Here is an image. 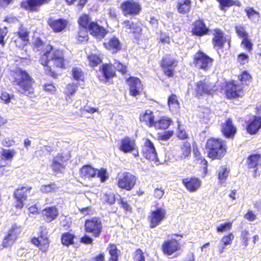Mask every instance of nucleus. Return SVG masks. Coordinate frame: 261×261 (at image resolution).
I'll use <instances>...</instances> for the list:
<instances>
[{
	"instance_id": "f257e3e1",
	"label": "nucleus",
	"mask_w": 261,
	"mask_h": 261,
	"mask_svg": "<svg viewBox=\"0 0 261 261\" xmlns=\"http://www.w3.org/2000/svg\"><path fill=\"white\" fill-rule=\"evenodd\" d=\"M40 61L44 66L47 74L51 71V63L61 68H66L68 64V62L64 59L63 50L54 48L50 45H46L44 50L41 52Z\"/></svg>"
},
{
	"instance_id": "f03ea898",
	"label": "nucleus",
	"mask_w": 261,
	"mask_h": 261,
	"mask_svg": "<svg viewBox=\"0 0 261 261\" xmlns=\"http://www.w3.org/2000/svg\"><path fill=\"white\" fill-rule=\"evenodd\" d=\"M206 149L209 158L212 160L220 159L226 152V145L221 139L210 138L206 143Z\"/></svg>"
},
{
	"instance_id": "7ed1b4c3",
	"label": "nucleus",
	"mask_w": 261,
	"mask_h": 261,
	"mask_svg": "<svg viewBox=\"0 0 261 261\" xmlns=\"http://www.w3.org/2000/svg\"><path fill=\"white\" fill-rule=\"evenodd\" d=\"M15 83L18 87V90L24 94H30L33 92V82L31 77L25 71L20 68L16 69L15 75Z\"/></svg>"
},
{
	"instance_id": "20e7f679",
	"label": "nucleus",
	"mask_w": 261,
	"mask_h": 261,
	"mask_svg": "<svg viewBox=\"0 0 261 261\" xmlns=\"http://www.w3.org/2000/svg\"><path fill=\"white\" fill-rule=\"evenodd\" d=\"M136 180V177L134 175L127 172H123L118 174L117 185L120 189L130 191L135 185Z\"/></svg>"
},
{
	"instance_id": "39448f33",
	"label": "nucleus",
	"mask_w": 261,
	"mask_h": 261,
	"mask_svg": "<svg viewBox=\"0 0 261 261\" xmlns=\"http://www.w3.org/2000/svg\"><path fill=\"white\" fill-rule=\"evenodd\" d=\"M181 238L182 236L173 234L170 239L165 241L162 246L163 252L167 255H170L179 250L180 245L179 240Z\"/></svg>"
},
{
	"instance_id": "423d86ee",
	"label": "nucleus",
	"mask_w": 261,
	"mask_h": 261,
	"mask_svg": "<svg viewBox=\"0 0 261 261\" xmlns=\"http://www.w3.org/2000/svg\"><path fill=\"white\" fill-rule=\"evenodd\" d=\"M166 218V211L164 208L158 207L151 210L148 216L149 226L154 228L159 225Z\"/></svg>"
},
{
	"instance_id": "0eeeda50",
	"label": "nucleus",
	"mask_w": 261,
	"mask_h": 261,
	"mask_svg": "<svg viewBox=\"0 0 261 261\" xmlns=\"http://www.w3.org/2000/svg\"><path fill=\"white\" fill-rule=\"evenodd\" d=\"M213 62L212 58L201 51L197 52L194 56V63L195 66L205 71L211 67Z\"/></svg>"
},
{
	"instance_id": "6e6552de",
	"label": "nucleus",
	"mask_w": 261,
	"mask_h": 261,
	"mask_svg": "<svg viewBox=\"0 0 261 261\" xmlns=\"http://www.w3.org/2000/svg\"><path fill=\"white\" fill-rule=\"evenodd\" d=\"M22 231L21 226L16 224H13L9 230L7 234L5 237L3 245L5 247L11 246L17 240L18 236Z\"/></svg>"
},
{
	"instance_id": "1a4fd4ad",
	"label": "nucleus",
	"mask_w": 261,
	"mask_h": 261,
	"mask_svg": "<svg viewBox=\"0 0 261 261\" xmlns=\"http://www.w3.org/2000/svg\"><path fill=\"white\" fill-rule=\"evenodd\" d=\"M122 13L125 16L138 15L141 10L140 5L134 1H126L120 5Z\"/></svg>"
},
{
	"instance_id": "9d476101",
	"label": "nucleus",
	"mask_w": 261,
	"mask_h": 261,
	"mask_svg": "<svg viewBox=\"0 0 261 261\" xmlns=\"http://www.w3.org/2000/svg\"><path fill=\"white\" fill-rule=\"evenodd\" d=\"M31 189L30 187H21L15 191L14 195L15 199V206L16 208L23 207V202L27 200L28 193L31 191Z\"/></svg>"
},
{
	"instance_id": "9b49d317",
	"label": "nucleus",
	"mask_w": 261,
	"mask_h": 261,
	"mask_svg": "<svg viewBox=\"0 0 261 261\" xmlns=\"http://www.w3.org/2000/svg\"><path fill=\"white\" fill-rule=\"evenodd\" d=\"M85 229L95 237H98L102 229V224L98 218H93L86 221Z\"/></svg>"
},
{
	"instance_id": "f8f14e48",
	"label": "nucleus",
	"mask_w": 261,
	"mask_h": 261,
	"mask_svg": "<svg viewBox=\"0 0 261 261\" xmlns=\"http://www.w3.org/2000/svg\"><path fill=\"white\" fill-rule=\"evenodd\" d=\"M216 90V87L213 84L205 81L197 82L195 88L196 96L198 97L203 94L212 95Z\"/></svg>"
},
{
	"instance_id": "ddd939ff",
	"label": "nucleus",
	"mask_w": 261,
	"mask_h": 261,
	"mask_svg": "<svg viewBox=\"0 0 261 261\" xmlns=\"http://www.w3.org/2000/svg\"><path fill=\"white\" fill-rule=\"evenodd\" d=\"M226 94L228 98H236L243 95L244 92L242 87L235 84L233 82L227 84Z\"/></svg>"
},
{
	"instance_id": "4468645a",
	"label": "nucleus",
	"mask_w": 261,
	"mask_h": 261,
	"mask_svg": "<svg viewBox=\"0 0 261 261\" xmlns=\"http://www.w3.org/2000/svg\"><path fill=\"white\" fill-rule=\"evenodd\" d=\"M127 83L129 86V92L131 95L137 96L140 94L142 90V85L138 78L130 77L127 80Z\"/></svg>"
},
{
	"instance_id": "2eb2a0df",
	"label": "nucleus",
	"mask_w": 261,
	"mask_h": 261,
	"mask_svg": "<svg viewBox=\"0 0 261 261\" xmlns=\"http://www.w3.org/2000/svg\"><path fill=\"white\" fill-rule=\"evenodd\" d=\"M119 148L124 153L131 152L136 150L137 145L135 140L128 137H125L121 140Z\"/></svg>"
},
{
	"instance_id": "dca6fc26",
	"label": "nucleus",
	"mask_w": 261,
	"mask_h": 261,
	"mask_svg": "<svg viewBox=\"0 0 261 261\" xmlns=\"http://www.w3.org/2000/svg\"><path fill=\"white\" fill-rule=\"evenodd\" d=\"M32 242L43 252L46 251L48 247V237L46 233L43 231H41L38 237L34 238Z\"/></svg>"
},
{
	"instance_id": "f3484780",
	"label": "nucleus",
	"mask_w": 261,
	"mask_h": 261,
	"mask_svg": "<svg viewBox=\"0 0 261 261\" xmlns=\"http://www.w3.org/2000/svg\"><path fill=\"white\" fill-rule=\"evenodd\" d=\"M182 184L191 192L198 190L201 186V181L196 177L187 178L182 179Z\"/></svg>"
},
{
	"instance_id": "a211bd4d",
	"label": "nucleus",
	"mask_w": 261,
	"mask_h": 261,
	"mask_svg": "<svg viewBox=\"0 0 261 261\" xmlns=\"http://www.w3.org/2000/svg\"><path fill=\"white\" fill-rule=\"evenodd\" d=\"M88 30L92 35L99 40L103 38L107 33L104 28L94 22H90Z\"/></svg>"
},
{
	"instance_id": "6ab92c4d",
	"label": "nucleus",
	"mask_w": 261,
	"mask_h": 261,
	"mask_svg": "<svg viewBox=\"0 0 261 261\" xmlns=\"http://www.w3.org/2000/svg\"><path fill=\"white\" fill-rule=\"evenodd\" d=\"M144 156L149 160L155 161L157 157L152 143L148 139H146L143 149Z\"/></svg>"
},
{
	"instance_id": "aec40b11",
	"label": "nucleus",
	"mask_w": 261,
	"mask_h": 261,
	"mask_svg": "<svg viewBox=\"0 0 261 261\" xmlns=\"http://www.w3.org/2000/svg\"><path fill=\"white\" fill-rule=\"evenodd\" d=\"M102 75L99 76V80L101 81H108L109 79L113 77L115 75V71L111 64H103L100 69Z\"/></svg>"
},
{
	"instance_id": "412c9836",
	"label": "nucleus",
	"mask_w": 261,
	"mask_h": 261,
	"mask_svg": "<svg viewBox=\"0 0 261 261\" xmlns=\"http://www.w3.org/2000/svg\"><path fill=\"white\" fill-rule=\"evenodd\" d=\"M50 0H25L21 3V7L32 11L37 10V7L48 3Z\"/></svg>"
},
{
	"instance_id": "4be33fe9",
	"label": "nucleus",
	"mask_w": 261,
	"mask_h": 261,
	"mask_svg": "<svg viewBox=\"0 0 261 261\" xmlns=\"http://www.w3.org/2000/svg\"><path fill=\"white\" fill-rule=\"evenodd\" d=\"M212 42L215 47L221 48L225 42L223 32L218 29L213 31Z\"/></svg>"
},
{
	"instance_id": "5701e85b",
	"label": "nucleus",
	"mask_w": 261,
	"mask_h": 261,
	"mask_svg": "<svg viewBox=\"0 0 261 261\" xmlns=\"http://www.w3.org/2000/svg\"><path fill=\"white\" fill-rule=\"evenodd\" d=\"M221 129L223 135L227 138L233 137L236 131V127L230 119H228L222 124Z\"/></svg>"
},
{
	"instance_id": "b1692460",
	"label": "nucleus",
	"mask_w": 261,
	"mask_h": 261,
	"mask_svg": "<svg viewBox=\"0 0 261 261\" xmlns=\"http://www.w3.org/2000/svg\"><path fill=\"white\" fill-rule=\"evenodd\" d=\"M193 25L194 27L192 32L194 34L197 36H204L206 35L208 31V29L206 28L204 22L201 20L195 21Z\"/></svg>"
},
{
	"instance_id": "393cba45",
	"label": "nucleus",
	"mask_w": 261,
	"mask_h": 261,
	"mask_svg": "<svg viewBox=\"0 0 261 261\" xmlns=\"http://www.w3.org/2000/svg\"><path fill=\"white\" fill-rule=\"evenodd\" d=\"M175 61L169 58L166 57L163 60L162 66L165 74L169 77L173 75V67Z\"/></svg>"
},
{
	"instance_id": "a878e982",
	"label": "nucleus",
	"mask_w": 261,
	"mask_h": 261,
	"mask_svg": "<svg viewBox=\"0 0 261 261\" xmlns=\"http://www.w3.org/2000/svg\"><path fill=\"white\" fill-rule=\"evenodd\" d=\"M154 117L152 112L150 110H146L145 112L140 115V120L144 122L146 125L152 127L154 124Z\"/></svg>"
},
{
	"instance_id": "bb28decb",
	"label": "nucleus",
	"mask_w": 261,
	"mask_h": 261,
	"mask_svg": "<svg viewBox=\"0 0 261 261\" xmlns=\"http://www.w3.org/2000/svg\"><path fill=\"white\" fill-rule=\"evenodd\" d=\"M48 24L56 32H59L63 30L66 27L67 22L64 19L57 20L49 19Z\"/></svg>"
},
{
	"instance_id": "cd10ccee",
	"label": "nucleus",
	"mask_w": 261,
	"mask_h": 261,
	"mask_svg": "<svg viewBox=\"0 0 261 261\" xmlns=\"http://www.w3.org/2000/svg\"><path fill=\"white\" fill-rule=\"evenodd\" d=\"M191 153V144L188 141H184L180 146L178 156L180 159L188 158Z\"/></svg>"
},
{
	"instance_id": "c85d7f7f",
	"label": "nucleus",
	"mask_w": 261,
	"mask_h": 261,
	"mask_svg": "<svg viewBox=\"0 0 261 261\" xmlns=\"http://www.w3.org/2000/svg\"><path fill=\"white\" fill-rule=\"evenodd\" d=\"M97 173V169L91 166H84L80 170V175L85 178H90L95 177Z\"/></svg>"
},
{
	"instance_id": "c756f323",
	"label": "nucleus",
	"mask_w": 261,
	"mask_h": 261,
	"mask_svg": "<svg viewBox=\"0 0 261 261\" xmlns=\"http://www.w3.org/2000/svg\"><path fill=\"white\" fill-rule=\"evenodd\" d=\"M261 126V117H254L252 121L248 125L247 131L251 134L256 133Z\"/></svg>"
},
{
	"instance_id": "7c9ffc66",
	"label": "nucleus",
	"mask_w": 261,
	"mask_h": 261,
	"mask_svg": "<svg viewBox=\"0 0 261 261\" xmlns=\"http://www.w3.org/2000/svg\"><path fill=\"white\" fill-rule=\"evenodd\" d=\"M63 158L62 154H58L53 159L51 168L55 171H62L64 168Z\"/></svg>"
},
{
	"instance_id": "2f4dec72",
	"label": "nucleus",
	"mask_w": 261,
	"mask_h": 261,
	"mask_svg": "<svg viewBox=\"0 0 261 261\" xmlns=\"http://www.w3.org/2000/svg\"><path fill=\"white\" fill-rule=\"evenodd\" d=\"M106 48L115 53L120 49L119 41L116 37H113L107 42L104 43Z\"/></svg>"
},
{
	"instance_id": "473e14b6",
	"label": "nucleus",
	"mask_w": 261,
	"mask_h": 261,
	"mask_svg": "<svg viewBox=\"0 0 261 261\" xmlns=\"http://www.w3.org/2000/svg\"><path fill=\"white\" fill-rule=\"evenodd\" d=\"M191 0H179L177 5V10L181 14L188 13L191 9Z\"/></svg>"
},
{
	"instance_id": "72a5a7b5",
	"label": "nucleus",
	"mask_w": 261,
	"mask_h": 261,
	"mask_svg": "<svg viewBox=\"0 0 261 261\" xmlns=\"http://www.w3.org/2000/svg\"><path fill=\"white\" fill-rule=\"evenodd\" d=\"M43 215L45 216L47 222H51L58 215V212L55 207H49L46 208L43 211Z\"/></svg>"
},
{
	"instance_id": "f704fd0d",
	"label": "nucleus",
	"mask_w": 261,
	"mask_h": 261,
	"mask_svg": "<svg viewBox=\"0 0 261 261\" xmlns=\"http://www.w3.org/2000/svg\"><path fill=\"white\" fill-rule=\"evenodd\" d=\"M172 120L166 117H161L158 121H155L153 126L158 129H165L170 125Z\"/></svg>"
},
{
	"instance_id": "c9c22d12",
	"label": "nucleus",
	"mask_w": 261,
	"mask_h": 261,
	"mask_svg": "<svg viewBox=\"0 0 261 261\" xmlns=\"http://www.w3.org/2000/svg\"><path fill=\"white\" fill-rule=\"evenodd\" d=\"M168 105L170 110L172 112H177L179 108V103L176 95L172 94L168 99Z\"/></svg>"
},
{
	"instance_id": "e433bc0d",
	"label": "nucleus",
	"mask_w": 261,
	"mask_h": 261,
	"mask_svg": "<svg viewBox=\"0 0 261 261\" xmlns=\"http://www.w3.org/2000/svg\"><path fill=\"white\" fill-rule=\"evenodd\" d=\"M248 164L250 168H255L261 165V157L258 154L250 155L248 159Z\"/></svg>"
},
{
	"instance_id": "4c0bfd02",
	"label": "nucleus",
	"mask_w": 261,
	"mask_h": 261,
	"mask_svg": "<svg viewBox=\"0 0 261 261\" xmlns=\"http://www.w3.org/2000/svg\"><path fill=\"white\" fill-rule=\"evenodd\" d=\"M58 189V186L55 183H50L41 185L40 188V190L42 193H49L56 192Z\"/></svg>"
},
{
	"instance_id": "58836bf2",
	"label": "nucleus",
	"mask_w": 261,
	"mask_h": 261,
	"mask_svg": "<svg viewBox=\"0 0 261 261\" xmlns=\"http://www.w3.org/2000/svg\"><path fill=\"white\" fill-rule=\"evenodd\" d=\"M229 171L225 167H222L218 171V178L220 184H224L228 176Z\"/></svg>"
},
{
	"instance_id": "ea45409f",
	"label": "nucleus",
	"mask_w": 261,
	"mask_h": 261,
	"mask_svg": "<svg viewBox=\"0 0 261 261\" xmlns=\"http://www.w3.org/2000/svg\"><path fill=\"white\" fill-rule=\"evenodd\" d=\"M248 17L253 21H258L259 18V14L258 12L256 11L252 8L247 7L245 9Z\"/></svg>"
},
{
	"instance_id": "a19ab883",
	"label": "nucleus",
	"mask_w": 261,
	"mask_h": 261,
	"mask_svg": "<svg viewBox=\"0 0 261 261\" xmlns=\"http://www.w3.org/2000/svg\"><path fill=\"white\" fill-rule=\"evenodd\" d=\"M2 159L11 161L13 158L16 154V152L14 149H2L0 151Z\"/></svg>"
},
{
	"instance_id": "79ce46f5",
	"label": "nucleus",
	"mask_w": 261,
	"mask_h": 261,
	"mask_svg": "<svg viewBox=\"0 0 261 261\" xmlns=\"http://www.w3.org/2000/svg\"><path fill=\"white\" fill-rule=\"evenodd\" d=\"M74 238L73 234L68 232L64 233L61 237L62 243L65 246H69L73 243Z\"/></svg>"
},
{
	"instance_id": "37998d69",
	"label": "nucleus",
	"mask_w": 261,
	"mask_h": 261,
	"mask_svg": "<svg viewBox=\"0 0 261 261\" xmlns=\"http://www.w3.org/2000/svg\"><path fill=\"white\" fill-rule=\"evenodd\" d=\"M88 60L89 65L92 67H95L102 62L100 58L93 54H91L88 56Z\"/></svg>"
},
{
	"instance_id": "c03bdc74",
	"label": "nucleus",
	"mask_w": 261,
	"mask_h": 261,
	"mask_svg": "<svg viewBox=\"0 0 261 261\" xmlns=\"http://www.w3.org/2000/svg\"><path fill=\"white\" fill-rule=\"evenodd\" d=\"M108 250L111 256L110 260L117 261L120 251L117 249L116 246L115 245H110Z\"/></svg>"
},
{
	"instance_id": "a18cd8bd",
	"label": "nucleus",
	"mask_w": 261,
	"mask_h": 261,
	"mask_svg": "<svg viewBox=\"0 0 261 261\" xmlns=\"http://www.w3.org/2000/svg\"><path fill=\"white\" fill-rule=\"evenodd\" d=\"M72 75L75 80L83 81L84 80V73L80 68H73L72 70Z\"/></svg>"
},
{
	"instance_id": "49530a36",
	"label": "nucleus",
	"mask_w": 261,
	"mask_h": 261,
	"mask_svg": "<svg viewBox=\"0 0 261 261\" xmlns=\"http://www.w3.org/2000/svg\"><path fill=\"white\" fill-rule=\"evenodd\" d=\"M234 238V236L232 233H229L224 236L221 240L222 245L224 246L230 245Z\"/></svg>"
},
{
	"instance_id": "de8ad7c7",
	"label": "nucleus",
	"mask_w": 261,
	"mask_h": 261,
	"mask_svg": "<svg viewBox=\"0 0 261 261\" xmlns=\"http://www.w3.org/2000/svg\"><path fill=\"white\" fill-rule=\"evenodd\" d=\"M18 36L23 39L24 42H29V32L26 29L20 27L17 33Z\"/></svg>"
},
{
	"instance_id": "09e8293b",
	"label": "nucleus",
	"mask_w": 261,
	"mask_h": 261,
	"mask_svg": "<svg viewBox=\"0 0 261 261\" xmlns=\"http://www.w3.org/2000/svg\"><path fill=\"white\" fill-rule=\"evenodd\" d=\"M87 29L82 28L78 34V40L80 42H83L88 40Z\"/></svg>"
},
{
	"instance_id": "8fccbe9b",
	"label": "nucleus",
	"mask_w": 261,
	"mask_h": 261,
	"mask_svg": "<svg viewBox=\"0 0 261 261\" xmlns=\"http://www.w3.org/2000/svg\"><path fill=\"white\" fill-rule=\"evenodd\" d=\"M79 23L82 28L89 29V25L90 22L88 16L85 14L82 15L79 19Z\"/></svg>"
},
{
	"instance_id": "3c124183",
	"label": "nucleus",
	"mask_w": 261,
	"mask_h": 261,
	"mask_svg": "<svg viewBox=\"0 0 261 261\" xmlns=\"http://www.w3.org/2000/svg\"><path fill=\"white\" fill-rule=\"evenodd\" d=\"M232 227V223L228 222L223 224H221L217 227V231L218 232L222 233L230 230Z\"/></svg>"
},
{
	"instance_id": "603ef678",
	"label": "nucleus",
	"mask_w": 261,
	"mask_h": 261,
	"mask_svg": "<svg viewBox=\"0 0 261 261\" xmlns=\"http://www.w3.org/2000/svg\"><path fill=\"white\" fill-rule=\"evenodd\" d=\"M96 174L97 176L100 178L101 182H105L109 177L107 170L102 168L97 170Z\"/></svg>"
},
{
	"instance_id": "864d4df0",
	"label": "nucleus",
	"mask_w": 261,
	"mask_h": 261,
	"mask_svg": "<svg viewBox=\"0 0 261 261\" xmlns=\"http://www.w3.org/2000/svg\"><path fill=\"white\" fill-rule=\"evenodd\" d=\"M235 30L237 35L240 37L242 38L243 39H244V38L248 37V34L246 32L245 29L241 25L236 26Z\"/></svg>"
},
{
	"instance_id": "5fc2aeb1",
	"label": "nucleus",
	"mask_w": 261,
	"mask_h": 261,
	"mask_svg": "<svg viewBox=\"0 0 261 261\" xmlns=\"http://www.w3.org/2000/svg\"><path fill=\"white\" fill-rule=\"evenodd\" d=\"M178 132L177 136L179 139H185L188 138V134L186 133L185 128L178 121Z\"/></svg>"
},
{
	"instance_id": "6e6d98bb",
	"label": "nucleus",
	"mask_w": 261,
	"mask_h": 261,
	"mask_svg": "<svg viewBox=\"0 0 261 261\" xmlns=\"http://www.w3.org/2000/svg\"><path fill=\"white\" fill-rule=\"evenodd\" d=\"M1 99L5 103L8 104L14 99V95L9 94L6 92H3L1 94Z\"/></svg>"
},
{
	"instance_id": "4d7b16f0",
	"label": "nucleus",
	"mask_w": 261,
	"mask_h": 261,
	"mask_svg": "<svg viewBox=\"0 0 261 261\" xmlns=\"http://www.w3.org/2000/svg\"><path fill=\"white\" fill-rule=\"evenodd\" d=\"M241 238L243 242V244L245 246H247L249 241V232L247 230H244L241 232Z\"/></svg>"
},
{
	"instance_id": "13d9d810",
	"label": "nucleus",
	"mask_w": 261,
	"mask_h": 261,
	"mask_svg": "<svg viewBox=\"0 0 261 261\" xmlns=\"http://www.w3.org/2000/svg\"><path fill=\"white\" fill-rule=\"evenodd\" d=\"M241 45L249 52L252 49V43L248 37L244 38L242 41Z\"/></svg>"
},
{
	"instance_id": "bf43d9fd",
	"label": "nucleus",
	"mask_w": 261,
	"mask_h": 261,
	"mask_svg": "<svg viewBox=\"0 0 261 261\" xmlns=\"http://www.w3.org/2000/svg\"><path fill=\"white\" fill-rule=\"evenodd\" d=\"M142 32V29L141 27L137 24H133L132 30L129 31V33H132L134 37L136 38H138L141 34Z\"/></svg>"
},
{
	"instance_id": "052dcab7",
	"label": "nucleus",
	"mask_w": 261,
	"mask_h": 261,
	"mask_svg": "<svg viewBox=\"0 0 261 261\" xmlns=\"http://www.w3.org/2000/svg\"><path fill=\"white\" fill-rule=\"evenodd\" d=\"M159 40L160 42L164 44H169L170 43V38L168 35L164 33H161L159 38Z\"/></svg>"
},
{
	"instance_id": "680f3d73",
	"label": "nucleus",
	"mask_w": 261,
	"mask_h": 261,
	"mask_svg": "<svg viewBox=\"0 0 261 261\" xmlns=\"http://www.w3.org/2000/svg\"><path fill=\"white\" fill-rule=\"evenodd\" d=\"M134 261H145L144 253L141 249H137L136 251Z\"/></svg>"
},
{
	"instance_id": "e2e57ef3",
	"label": "nucleus",
	"mask_w": 261,
	"mask_h": 261,
	"mask_svg": "<svg viewBox=\"0 0 261 261\" xmlns=\"http://www.w3.org/2000/svg\"><path fill=\"white\" fill-rule=\"evenodd\" d=\"M249 59L248 56L245 53H241L238 55V62L241 65H244L248 63Z\"/></svg>"
},
{
	"instance_id": "0e129e2a",
	"label": "nucleus",
	"mask_w": 261,
	"mask_h": 261,
	"mask_svg": "<svg viewBox=\"0 0 261 261\" xmlns=\"http://www.w3.org/2000/svg\"><path fill=\"white\" fill-rule=\"evenodd\" d=\"M173 134V131H166L162 133H160L158 134V137L159 139L161 140L166 141L168 140Z\"/></svg>"
},
{
	"instance_id": "69168bd1",
	"label": "nucleus",
	"mask_w": 261,
	"mask_h": 261,
	"mask_svg": "<svg viewBox=\"0 0 261 261\" xmlns=\"http://www.w3.org/2000/svg\"><path fill=\"white\" fill-rule=\"evenodd\" d=\"M239 79L243 84H247L251 79V75L247 71H243L239 76Z\"/></svg>"
},
{
	"instance_id": "338daca9",
	"label": "nucleus",
	"mask_w": 261,
	"mask_h": 261,
	"mask_svg": "<svg viewBox=\"0 0 261 261\" xmlns=\"http://www.w3.org/2000/svg\"><path fill=\"white\" fill-rule=\"evenodd\" d=\"M81 110L83 114H84L86 113L93 114L95 112H98V109L90 107L88 106H86L82 108Z\"/></svg>"
},
{
	"instance_id": "774afa93",
	"label": "nucleus",
	"mask_w": 261,
	"mask_h": 261,
	"mask_svg": "<svg viewBox=\"0 0 261 261\" xmlns=\"http://www.w3.org/2000/svg\"><path fill=\"white\" fill-rule=\"evenodd\" d=\"M104 200L110 204H112L115 202V195L112 193H106L104 195Z\"/></svg>"
}]
</instances>
